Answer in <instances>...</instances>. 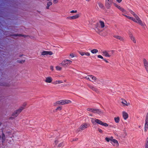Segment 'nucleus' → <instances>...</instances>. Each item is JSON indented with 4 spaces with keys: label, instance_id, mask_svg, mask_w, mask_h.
Returning <instances> with one entry per match:
<instances>
[{
    "label": "nucleus",
    "instance_id": "obj_1",
    "mask_svg": "<svg viewBox=\"0 0 148 148\" xmlns=\"http://www.w3.org/2000/svg\"><path fill=\"white\" fill-rule=\"evenodd\" d=\"M12 132L10 130H5L3 132L2 136V142L4 141L5 139V138L10 137L12 135Z\"/></svg>",
    "mask_w": 148,
    "mask_h": 148
},
{
    "label": "nucleus",
    "instance_id": "obj_2",
    "mask_svg": "<svg viewBox=\"0 0 148 148\" xmlns=\"http://www.w3.org/2000/svg\"><path fill=\"white\" fill-rule=\"evenodd\" d=\"M133 15L134 18H133L132 21L140 25H143V23L142 21L139 16L135 13H134Z\"/></svg>",
    "mask_w": 148,
    "mask_h": 148
},
{
    "label": "nucleus",
    "instance_id": "obj_3",
    "mask_svg": "<svg viewBox=\"0 0 148 148\" xmlns=\"http://www.w3.org/2000/svg\"><path fill=\"white\" fill-rule=\"evenodd\" d=\"M24 109V108L21 107L19 109L16 110L12 114V116L13 117H11L9 118V119H13L14 118L17 117Z\"/></svg>",
    "mask_w": 148,
    "mask_h": 148
},
{
    "label": "nucleus",
    "instance_id": "obj_4",
    "mask_svg": "<svg viewBox=\"0 0 148 148\" xmlns=\"http://www.w3.org/2000/svg\"><path fill=\"white\" fill-rule=\"evenodd\" d=\"M72 63V61L68 59L64 60L61 63V65L63 66H67L71 64Z\"/></svg>",
    "mask_w": 148,
    "mask_h": 148
},
{
    "label": "nucleus",
    "instance_id": "obj_5",
    "mask_svg": "<svg viewBox=\"0 0 148 148\" xmlns=\"http://www.w3.org/2000/svg\"><path fill=\"white\" fill-rule=\"evenodd\" d=\"M95 122L97 124H98L104 126L105 127H108L109 125L107 123L103 122L101 120L96 119L95 120Z\"/></svg>",
    "mask_w": 148,
    "mask_h": 148
},
{
    "label": "nucleus",
    "instance_id": "obj_6",
    "mask_svg": "<svg viewBox=\"0 0 148 148\" xmlns=\"http://www.w3.org/2000/svg\"><path fill=\"white\" fill-rule=\"evenodd\" d=\"M86 78L87 80L91 82L96 81L97 80L96 77L92 75H88L86 76Z\"/></svg>",
    "mask_w": 148,
    "mask_h": 148
},
{
    "label": "nucleus",
    "instance_id": "obj_7",
    "mask_svg": "<svg viewBox=\"0 0 148 148\" xmlns=\"http://www.w3.org/2000/svg\"><path fill=\"white\" fill-rule=\"evenodd\" d=\"M111 140V143L113 146L116 147H118L119 146V143L117 140L114 139L113 137Z\"/></svg>",
    "mask_w": 148,
    "mask_h": 148
},
{
    "label": "nucleus",
    "instance_id": "obj_8",
    "mask_svg": "<svg viewBox=\"0 0 148 148\" xmlns=\"http://www.w3.org/2000/svg\"><path fill=\"white\" fill-rule=\"evenodd\" d=\"M53 81L52 78L51 76H47L45 77V83L48 84L52 83Z\"/></svg>",
    "mask_w": 148,
    "mask_h": 148
},
{
    "label": "nucleus",
    "instance_id": "obj_9",
    "mask_svg": "<svg viewBox=\"0 0 148 148\" xmlns=\"http://www.w3.org/2000/svg\"><path fill=\"white\" fill-rule=\"evenodd\" d=\"M53 54V53L51 51H43L41 52V55L43 56H47L48 55L51 56Z\"/></svg>",
    "mask_w": 148,
    "mask_h": 148
},
{
    "label": "nucleus",
    "instance_id": "obj_10",
    "mask_svg": "<svg viewBox=\"0 0 148 148\" xmlns=\"http://www.w3.org/2000/svg\"><path fill=\"white\" fill-rule=\"evenodd\" d=\"M54 143L55 145H57L58 147L60 148L63 146V143L60 142L57 140L55 141Z\"/></svg>",
    "mask_w": 148,
    "mask_h": 148
},
{
    "label": "nucleus",
    "instance_id": "obj_11",
    "mask_svg": "<svg viewBox=\"0 0 148 148\" xmlns=\"http://www.w3.org/2000/svg\"><path fill=\"white\" fill-rule=\"evenodd\" d=\"M148 129V115L146 116L145 125V131H147Z\"/></svg>",
    "mask_w": 148,
    "mask_h": 148
},
{
    "label": "nucleus",
    "instance_id": "obj_12",
    "mask_svg": "<svg viewBox=\"0 0 148 148\" xmlns=\"http://www.w3.org/2000/svg\"><path fill=\"white\" fill-rule=\"evenodd\" d=\"M123 117L125 120H126L129 117V115L128 113L125 111H123L122 112Z\"/></svg>",
    "mask_w": 148,
    "mask_h": 148
},
{
    "label": "nucleus",
    "instance_id": "obj_13",
    "mask_svg": "<svg viewBox=\"0 0 148 148\" xmlns=\"http://www.w3.org/2000/svg\"><path fill=\"white\" fill-rule=\"evenodd\" d=\"M88 125L86 123H84L82 124L80 127V129L82 130H84L88 127Z\"/></svg>",
    "mask_w": 148,
    "mask_h": 148
},
{
    "label": "nucleus",
    "instance_id": "obj_14",
    "mask_svg": "<svg viewBox=\"0 0 148 148\" xmlns=\"http://www.w3.org/2000/svg\"><path fill=\"white\" fill-rule=\"evenodd\" d=\"M129 37L130 38L133 43L135 44L136 43V38L132 34H130Z\"/></svg>",
    "mask_w": 148,
    "mask_h": 148
},
{
    "label": "nucleus",
    "instance_id": "obj_15",
    "mask_svg": "<svg viewBox=\"0 0 148 148\" xmlns=\"http://www.w3.org/2000/svg\"><path fill=\"white\" fill-rule=\"evenodd\" d=\"M114 5L115 7L122 12H124L125 11V10L124 9L119 5L115 3H114Z\"/></svg>",
    "mask_w": 148,
    "mask_h": 148
},
{
    "label": "nucleus",
    "instance_id": "obj_16",
    "mask_svg": "<svg viewBox=\"0 0 148 148\" xmlns=\"http://www.w3.org/2000/svg\"><path fill=\"white\" fill-rule=\"evenodd\" d=\"M143 62L145 68V69L148 67V62L147 60L146 59L144 58L143 59Z\"/></svg>",
    "mask_w": 148,
    "mask_h": 148
},
{
    "label": "nucleus",
    "instance_id": "obj_17",
    "mask_svg": "<svg viewBox=\"0 0 148 148\" xmlns=\"http://www.w3.org/2000/svg\"><path fill=\"white\" fill-rule=\"evenodd\" d=\"M56 105H64V99L58 100L56 102Z\"/></svg>",
    "mask_w": 148,
    "mask_h": 148
},
{
    "label": "nucleus",
    "instance_id": "obj_18",
    "mask_svg": "<svg viewBox=\"0 0 148 148\" xmlns=\"http://www.w3.org/2000/svg\"><path fill=\"white\" fill-rule=\"evenodd\" d=\"M79 53L82 56H83L84 55L87 56H89L90 55V53L88 52H84L82 51H79Z\"/></svg>",
    "mask_w": 148,
    "mask_h": 148
},
{
    "label": "nucleus",
    "instance_id": "obj_19",
    "mask_svg": "<svg viewBox=\"0 0 148 148\" xmlns=\"http://www.w3.org/2000/svg\"><path fill=\"white\" fill-rule=\"evenodd\" d=\"M99 26L102 29H103L105 26L104 22L101 21H99Z\"/></svg>",
    "mask_w": 148,
    "mask_h": 148
},
{
    "label": "nucleus",
    "instance_id": "obj_20",
    "mask_svg": "<svg viewBox=\"0 0 148 148\" xmlns=\"http://www.w3.org/2000/svg\"><path fill=\"white\" fill-rule=\"evenodd\" d=\"M121 103L123 104V106H127L130 104V103H127V101L124 99L122 100Z\"/></svg>",
    "mask_w": 148,
    "mask_h": 148
},
{
    "label": "nucleus",
    "instance_id": "obj_21",
    "mask_svg": "<svg viewBox=\"0 0 148 148\" xmlns=\"http://www.w3.org/2000/svg\"><path fill=\"white\" fill-rule=\"evenodd\" d=\"M72 103V100L69 99H64V105L70 104Z\"/></svg>",
    "mask_w": 148,
    "mask_h": 148
},
{
    "label": "nucleus",
    "instance_id": "obj_22",
    "mask_svg": "<svg viewBox=\"0 0 148 148\" xmlns=\"http://www.w3.org/2000/svg\"><path fill=\"white\" fill-rule=\"evenodd\" d=\"M79 15L78 14H77L74 16H73L70 17V19H75L79 18Z\"/></svg>",
    "mask_w": 148,
    "mask_h": 148
},
{
    "label": "nucleus",
    "instance_id": "obj_23",
    "mask_svg": "<svg viewBox=\"0 0 148 148\" xmlns=\"http://www.w3.org/2000/svg\"><path fill=\"white\" fill-rule=\"evenodd\" d=\"M114 37L121 41H123V38L122 37L119 35L114 36Z\"/></svg>",
    "mask_w": 148,
    "mask_h": 148
},
{
    "label": "nucleus",
    "instance_id": "obj_24",
    "mask_svg": "<svg viewBox=\"0 0 148 148\" xmlns=\"http://www.w3.org/2000/svg\"><path fill=\"white\" fill-rule=\"evenodd\" d=\"M114 121L116 123H119L120 121V118L119 116H117L114 118Z\"/></svg>",
    "mask_w": 148,
    "mask_h": 148
},
{
    "label": "nucleus",
    "instance_id": "obj_25",
    "mask_svg": "<svg viewBox=\"0 0 148 148\" xmlns=\"http://www.w3.org/2000/svg\"><path fill=\"white\" fill-rule=\"evenodd\" d=\"M52 2L51 1H49L47 3L46 8L47 9H49V6L52 5Z\"/></svg>",
    "mask_w": 148,
    "mask_h": 148
},
{
    "label": "nucleus",
    "instance_id": "obj_26",
    "mask_svg": "<svg viewBox=\"0 0 148 148\" xmlns=\"http://www.w3.org/2000/svg\"><path fill=\"white\" fill-rule=\"evenodd\" d=\"M114 0H106V3L108 5H110L113 2Z\"/></svg>",
    "mask_w": 148,
    "mask_h": 148
},
{
    "label": "nucleus",
    "instance_id": "obj_27",
    "mask_svg": "<svg viewBox=\"0 0 148 148\" xmlns=\"http://www.w3.org/2000/svg\"><path fill=\"white\" fill-rule=\"evenodd\" d=\"M57 71H60L62 70V67L59 65L55 67Z\"/></svg>",
    "mask_w": 148,
    "mask_h": 148
},
{
    "label": "nucleus",
    "instance_id": "obj_28",
    "mask_svg": "<svg viewBox=\"0 0 148 148\" xmlns=\"http://www.w3.org/2000/svg\"><path fill=\"white\" fill-rule=\"evenodd\" d=\"M98 51V50L95 49H93L91 51V52L92 53H96Z\"/></svg>",
    "mask_w": 148,
    "mask_h": 148
},
{
    "label": "nucleus",
    "instance_id": "obj_29",
    "mask_svg": "<svg viewBox=\"0 0 148 148\" xmlns=\"http://www.w3.org/2000/svg\"><path fill=\"white\" fill-rule=\"evenodd\" d=\"M92 111V112L94 113L99 114L101 112V111H100L98 109H93Z\"/></svg>",
    "mask_w": 148,
    "mask_h": 148
},
{
    "label": "nucleus",
    "instance_id": "obj_30",
    "mask_svg": "<svg viewBox=\"0 0 148 148\" xmlns=\"http://www.w3.org/2000/svg\"><path fill=\"white\" fill-rule=\"evenodd\" d=\"M112 137H111L110 138L106 137L105 139L107 142H109L110 141H111V140H112Z\"/></svg>",
    "mask_w": 148,
    "mask_h": 148
},
{
    "label": "nucleus",
    "instance_id": "obj_31",
    "mask_svg": "<svg viewBox=\"0 0 148 148\" xmlns=\"http://www.w3.org/2000/svg\"><path fill=\"white\" fill-rule=\"evenodd\" d=\"M103 53L106 57H110V55L107 51H103Z\"/></svg>",
    "mask_w": 148,
    "mask_h": 148
},
{
    "label": "nucleus",
    "instance_id": "obj_32",
    "mask_svg": "<svg viewBox=\"0 0 148 148\" xmlns=\"http://www.w3.org/2000/svg\"><path fill=\"white\" fill-rule=\"evenodd\" d=\"M55 83L56 84H62L63 83V82L62 81L60 80H56L55 82Z\"/></svg>",
    "mask_w": 148,
    "mask_h": 148
},
{
    "label": "nucleus",
    "instance_id": "obj_33",
    "mask_svg": "<svg viewBox=\"0 0 148 148\" xmlns=\"http://www.w3.org/2000/svg\"><path fill=\"white\" fill-rule=\"evenodd\" d=\"M25 62V60H18V62L19 63L23 64Z\"/></svg>",
    "mask_w": 148,
    "mask_h": 148
},
{
    "label": "nucleus",
    "instance_id": "obj_34",
    "mask_svg": "<svg viewBox=\"0 0 148 148\" xmlns=\"http://www.w3.org/2000/svg\"><path fill=\"white\" fill-rule=\"evenodd\" d=\"M69 56L71 58H73L75 57V55L73 53H71L69 54Z\"/></svg>",
    "mask_w": 148,
    "mask_h": 148
},
{
    "label": "nucleus",
    "instance_id": "obj_35",
    "mask_svg": "<svg viewBox=\"0 0 148 148\" xmlns=\"http://www.w3.org/2000/svg\"><path fill=\"white\" fill-rule=\"evenodd\" d=\"M49 68L50 70L52 71H54V66L52 65H51L49 67Z\"/></svg>",
    "mask_w": 148,
    "mask_h": 148
},
{
    "label": "nucleus",
    "instance_id": "obj_36",
    "mask_svg": "<svg viewBox=\"0 0 148 148\" xmlns=\"http://www.w3.org/2000/svg\"><path fill=\"white\" fill-rule=\"evenodd\" d=\"M125 16L126 17H127V18H128L129 19H131V20L132 21L133 20V17H130V16H127V15H125Z\"/></svg>",
    "mask_w": 148,
    "mask_h": 148
},
{
    "label": "nucleus",
    "instance_id": "obj_37",
    "mask_svg": "<svg viewBox=\"0 0 148 148\" xmlns=\"http://www.w3.org/2000/svg\"><path fill=\"white\" fill-rule=\"evenodd\" d=\"M77 12V10H72L70 12L71 13H76Z\"/></svg>",
    "mask_w": 148,
    "mask_h": 148
},
{
    "label": "nucleus",
    "instance_id": "obj_38",
    "mask_svg": "<svg viewBox=\"0 0 148 148\" xmlns=\"http://www.w3.org/2000/svg\"><path fill=\"white\" fill-rule=\"evenodd\" d=\"M18 36H23L25 38L27 37V36H26L23 35L21 34H18Z\"/></svg>",
    "mask_w": 148,
    "mask_h": 148
},
{
    "label": "nucleus",
    "instance_id": "obj_39",
    "mask_svg": "<svg viewBox=\"0 0 148 148\" xmlns=\"http://www.w3.org/2000/svg\"><path fill=\"white\" fill-rule=\"evenodd\" d=\"M58 2V0H53V3L54 4H56Z\"/></svg>",
    "mask_w": 148,
    "mask_h": 148
},
{
    "label": "nucleus",
    "instance_id": "obj_40",
    "mask_svg": "<svg viewBox=\"0 0 148 148\" xmlns=\"http://www.w3.org/2000/svg\"><path fill=\"white\" fill-rule=\"evenodd\" d=\"M98 130L99 132L101 133H102L103 132V131L101 129H98Z\"/></svg>",
    "mask_w": 148,
    "mask_h": 148
},
{
    "label": "nucleus",
    "instance_id": "obj_41",
    "mask_svg": "<svg viewBox=\"0 0 148 148\" xmlns=\"http://www.w3.org/2000/svg\"><path fill=\"white\" fill-rule=\"evenodd\" d=\"M97 57L99 58H100L102 59H103V57L101 56L100 55H98L97 56Z\"/></svg>",
    "mask_w": 148,
    "mask_h": 148
},
{
    "label": "nucleus",
    "instance_id": "obj_42",
    "mask_svg": "<svg viewBox=\"0 0 148 148\" xmlns=\"http://www.w3.org/2000/svg\"><path fill=\"white\" fill-rule=\"evenodd\" d=\"M62 109V108L60 107V106H58V107L57 108H56V110H61Z\"/></svg>",
    "mask_w": 148,
    "mask_h": 148
},
{
    "label": "nucleus",
    "instance_id": "obj_43",
    "mask_svg": "<svg viewBox=\"0 0 148 148\" xmlns=\"http://www.w3.org/2000/svg\"><path fill=\"white\" fill-rule=\"evenodd\" d=\"M93 110V109H90V108H88L87 109V110L88 111H91L92 112V110Z\"/></svg>",
    "mask_w": 148,
    "mask_h": 148
},
{
    "label": "nucleus",
    "instance_id": "obj_44",
    "mask_svg": "<svg viewBox=\"0 0 148 148\" xmlns=\"http://www.w3.org/2000/svg\"><path fill=\"white\" fill-rule=\"evenodd\" d=\"M117 2L118 3H120L122 1V0H116Z\"/></svg>",
    "mask_w": 148,
    "mask_h": 148
},
{
    "label": "nucleus",
    "instance_id": "obj_45",
    "mask_svg": "<svg viewBox=\"0 0 148 148\" xmlns=\"http://www.w3.org/2000/svg\"><path fill=\"white\" fill-rule=\"evenodd\" d=\"M145 148H148V142L145 145Z\"/></svg>",
    "mask_w": 148,
    "mask_h": 148
},
{
    "label": "nucleus",
    "instance_id": "obj_46",
    "mask_svg": "<svg viewBox=\"0 0 148 148\" xmlns=\"http://www.w3.org/2000/svg\"><path fill=\"white\" fill-rule=\"evenodd\" d=\"M147 72L148 73V67L146 68L145 69Z\"/></svg>",
    "mask_w": 148,
    "mask_h": 148
},
{
    "label": "nucleus",
    "instance_id": "obj_47",
    "mask_svg": "<svg viewBox=\"0 0 148 148\" xmlns=\"http://www.w3.org/2000/svg\"><path fill=\"white\" fill-rule=\"evenodd\" d=\"M18 34H15L13 36L16 37V36H18Z\"/></svg>",
    "mask_w": 148,
    "mask_h": 148
},
{
    "label": "nucleus",
    "instance_id": "obj_48",
    "mask_svg": "<svg viewBox=\"0 0 148 148\" xmlns=\"http://www.w3.org/2000/svg\"><path fill=\"white\" fill-rule=\"evenodd\" d=\"M5 86H10V85L9 84H5Z\"/></svg>",
    "mask_w": 148,
    "mask_h": 148
},
{
    "label": "nucleus",
    "instance_id": "obj_49",
    "mask_svg": "<svg viewBox=\"0 0 148 148\" xmlns=\"http://www.w3.org/2000/svg\"><path fill=\"white\" fill-rule=\"evenodd\" d=\"M91 89L93 90H94L95 89V88L94 87H92L91 88Z\"/></svg>",
    "mask_w": 148,
    "mask_h": 148
},
{
    "label": "nucleus",
    "instance_id": "obj_50",
    "mask_svg": "<svg viewBox=\"0 0 148 148\" xmlns=\"http://www.w3.org/2000/svg\"><path fill=\"white\" fill-rule=\"evenodd\" d=\"M23 56V55H20L19 56L20 57H22Z\"/></svg>",
    "mask_w": 148,
    "mask_h": 148
},
{
    "label": "nucleus",
    "instance_id": "obj_51",
    "mask_svg": "<svg viewBox=\"0 0 148 148\" xmlns=\"http://www.w3.org/2000/svg\"><path fill=\"white\" fill-rule=\"evenodd\" d=\"M86 1H88L89 2L90 0H86Z\"/></svg>",
    "mask_w": 148,
    "mask_h": 148
},
{
    "label": "nucleus",
    "instance_id": "obj_52",
    "mask_svg": "<svg viewBox=\"0 0 148 148\" xmlns=\"http://www.w3.org/2000/svg\"><path fill=\"white\" fill-rule=\"evenodd\" d=\"M101 7H102L103 6V5L102 4H101Z\"/></svg>",
    "mask_w": 148,
    "mask_h": 148
},
{
    "label": "nucleus",
    "instance_id": "obj_53",
    "mask_svg": "<svg viewBox=\"0 0 148 148\" xmlns=\"http://www.w3.org/2000/svg\"><path fill=\"white\" fill-rule=\"evenodd\" d=\"M1 138H2V137L1 136H0V140L1 139Z\"/></svg>",
    "mask_w": 148,
    "mask_h": 148
},
{
    "label": "nucleus",
    "instance_id": "obj_54",
    "mask_svg": "<svg viewBox=\"0 0 148 148\" xmlns=\"http://www.w3.org/2000/svg\"><path fill=\"white\" fill-rule=\"evenodd\" d=\"M64 82H66V80H64Z\"/></svg>",
    "mask_w": 148,
    "mask_h": 148
}]
</instances>
